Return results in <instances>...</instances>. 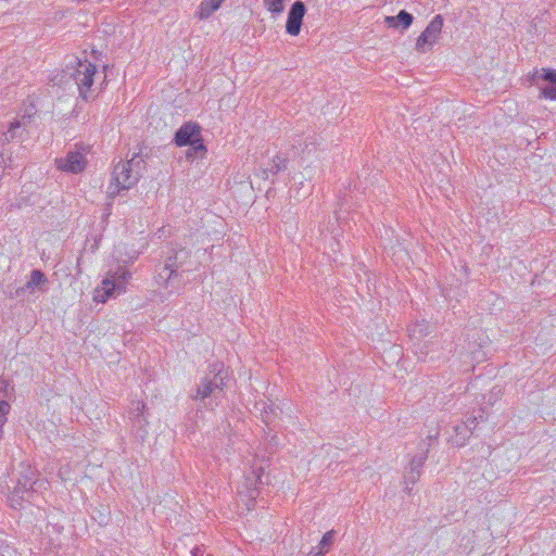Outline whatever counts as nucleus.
Returning a JSON list of instances; mask_svg holds the SVG:
<instances>
[{
  "instance_id": "1",
  "label": "nucleus",
  "mask_w": 556,
  "mask_h": 556,
  "mask_svg": "<svg viewBox=\"0 0 556 556\" xmlns=\"http://www.w3.org/2000/svg\"><path fill=\"white\" fill-rule=\"evenodd\" d=\"M141 151L124 162L119 161L114 165L112 180L108 187L110 198L116 197L122 190H128L134 187L142 176L146 169V162L140 157Z\"/></svg>"
},
{
  "instance_id": "2",
  "label": "nucleus",
  "mask_w": 556,
  "mask_h": 556,
  "mask_svg": "<svg viewBox=\"0 0 556 556\" xmlns=\"http://www.w3.org/2000/svg\"><path fill=\"white\" fill-rule=\"evenodd\" d=\"M224 364L220 362H214L208 365V371L202 378L195 389V393L191 395L193 401H201L204 406L208 404L205 402L206 399H217L223 392L225 387Z\"/></svg>"
},
{
  "instance_id": "3",
  "label": "nucleus",
  "mask_w": 556,
  "mask_h": 556,
  "mask_svg": "<svg viewBox=\"0 0 556 556\" xmlns=\"http://www.w3.org/2000/svg\"><path fill=\"white\" fill-rule=\"evenodd\" d=\"M67 71L77 85L79 96L88 101L93 85V76L97 73L96 65L87 60L81 61L76 58L71 67L67 65Z\"/></svg>"
},
{
  "instance_id": "4",
  "label": "nucleus",
  "mask_w": 556,
  "mask_h": 556,
  "mask_svg": "<svg viewBox=\"0 0 556 556\" xmlns=\"http://www.w3.org/2000/svg\"><path fill=\"white\" fill-rule=\"evenodd\" d=\"M530 83L540 89V97L556 100V70L541 68L530 76Z\"/></svg>"
},
{
  "instance_id": "5",
  "label": "nucleus",
  "mask_w": 556,
  "mask_h": 556,
  "mask_svg": "<svg viewBox=\"0 0 556 556\" xmlns=\"http://www.w3.org/2000/svg\"><path fill=\"white\" fill-rule=\"evenodd\" d=\"M129 277L130 273L127 270H123L121 274L115 273L112 277H106L102 280L101 289L96 290L94 300L104 303L115 291L117 293L124 292Z\"/></svg>"
},
{
  "instance_id": "6",
  "label": "nucleus",
  "mask_w": 556,
  "mask_h": 556,
  "mask_svg": "<svg viewBox=\"0 0 556 556\" xmlns=\"http://www.w3.org/2000/svg\"><path fill=\"white\" fill-rule=\"evenodd\" d=\"M442 27L443 17L442 15L438 14L430 21L426 29L417 38L416 50L419 52H425L426 46L431 48L439 40Z\"/></svg>"
},
{
  "instance_id": "7",
  "label": "nucleus",
  "mask_w": 556,
  "mask_h": 556,
  "mask_svg": "<svg viewBox=\"0 0 556 556\" xmlns=\"http://www.w3.org/2000/svg\"><path fill=\"white\" fill-rule=\"evenodd\" d=\"M36 470L26 464L20 465L18 476L13 486V496L23 498L24 493L30 491L35 484Z\"/></svg>"
},
{
  "instance_id": "8",
  "label": "nucleus",
  "mask_w": 556,
  "mask_h": 556,
  "mask_svg": "<svg viewBox=\"0 0 556 556\" xmlns=\"http://www.w3.org/2000/svg\"><path fill=\"white\" fill-rule=\"evenodd\" d=\"M55 165L62 172L78 174L86 168L87 160L83 153L70 151L65 157L55 159Z\"/></svg>"
},
{
  "instance_id": "9",
  "label": "nucleus",
  "mask_w": 556,
  "mask_h": 556,
  "mask_svg": "<svg viewBox=\"0 0 556 556\" xmlns=\"http://www.w3.org/2000/svg\"><path fill=\"white\" fill-rule=\"evenodd\" d=\"M428 457V448L419 454V455H416L412 458L408 467L406 468V472L404 475V483H405V491L407 493H410L412 491V488L409 486V484H415L420 476H421V469L425 465V462Z\"/></svg>"
},
{
  "instance_id": "10",
  "label": "nucleus",
  "mask_w": 556,
  "mask_h": 556,
  "mask_svg": "<svg viewBox=\"0 0 556 556\" xmlns=\"http://www.w3.org/2000/svg\"><path fill=\"white\" fill-rule=\"evenodd\" d=\"M306 12V7L304 2L298 0L295 1L289 12H288V18L286 23V30L288 34L292 36H296L300 34L303 17Z\"/></svg>"
},
{
  "instance_id": "11",
  "label": "nucleus",
  "mask_w": 556,
  "mask_h": 556,
  "mask_svg": "<svg viewBox=\"0 0 556 556\" xmlns=\"http://www.w3.org/2000/svg\"><path fill=\"white\" fill-rule=\"evenodd\" d=\"M201 136V127L193 122L182 124L175 132L174 143L177 147H187Z\"/></svg>"
},
{
  "instance_id": "12",
  "label": "nucleus",
  "mask_w": 556,
  "mask_h": 556,
  "mask_svg": "<svg viewBox=\"0 0 556 556\" xmlns=\"http://www.w3.org/2000/svg\"><path fill=\"white\" fill-rule=\"evenodd\" d=\"M414 21V16L405 11L401 10L395 16H386L384 23L390 28H401L402 30L407 29Z\"/></svg>"
},
{
  "instance_id": "13",
  "label": "nucleus",
  "mask_w": 556,
  "mask_h": 556,
  "mask_svg": "<svg viewBox=\"0 0 556 556\" xmlns=\"http://www.w3.org/2000/svg\"><path fill=\"white\" fill-rule=\"evenodd\" d=\"M336 534L337 532L334 530L326 532L318 545L313 546L306 556H324L327 554L333 546Z\"/></svg>"
},
{
  "instance_id": "14",
  "label": "nucleus",
  "mask_w": 556,
  "mask_h": 556,
  "mask_svg": "<svg viewBox=\"0 0 556 556\" xmlns=\"http://www.w3.org/2000/svg\"><path fill=\"white\" fill-rule=\"evenodd\" d=\"M287 165L288 159L280 154H276L269 162L268 166L263 169V178L269 179L270 176H276L280 172L285 170L287 168Z\"/></svg>"
},
{
  "instance_id": "15",
  "label": "nucleus",
  "mask_w": 556,
  "mask_h": 556,
  "mask_svg": "<svg viewBox=\"0 0 556 556\" xmlns=\"http://www.w3.org/2000/svg\"><path fill=\"white\" fill-rule=\"evenodd\" d=\"M180 254L184 255V258H187L189 255L186 250H181L180 252H176L175 255L167 257L164 264L166 280H170L174 276H176L177 269L182 265L184 262L180 260Z\"/></svg>"
},
{
  "instance_id": "16",
  "label": "nucleus",
  "mask_w": 556,
  "mask_h": 556,
  "mask_svg": "<svg viewBox=\"0 0 556 556\" xmlns=\"http://www.w3.org/2000/svg\"><path fill=\"white\" fill-rule=\"evenodd\" d=\"M189 149L186 151V157L188 161L195 159H202L206 153V147L204 146L203 138L195 139L194 142L188 144Z\"/></svg>"
},
{
  "instance_id": "17",
  "label": "nucleus",
  "mask_w": 556,
  "mask_h": 556,
  "mask_svg": "<svg viewBox=\"0 0 556 556\" xmlns=\"http://www.w3.org/2000/svg\"><path fill=\"white\" fill-rule=\"evenodd\" d=\"M224 0H203L200 4L198 15L201 20L208 18L216 10L219 9Z\"/></svg>"
},
{
  "instance_id": "18",
  "label": "nucleus",
  "mask_w": 556,
  "mask_h": 556,
  "mask_svg": "<svg viewBox=\"0 0 556 556\" xmlns=\"http://www.w3.org/2000/svg\"><path fill=\"white\" fill-rule=\"evenodd\" d=\"M455 431V439L454 442L463 446L465 445L466 441L470 438L471 433V426L467 422H460L454 427Z\"/></svg>"
},
{
  "instance_id": "19",
  "label": "nucleus",
  "mask_w": 556,
  "mask_h": 556,
  "mask_svg": "<svg viewBox=\"0 0 556 556\" xmlns=\"http://www.w3.org/2000/svg\"><path fill=\"white\" fill-rule=\"evenodd\" d=\"M22 126L23 123L20 121L11 123L9 129L0 135V142L5 143L16 138H21L20 129Z\"/></svg>"
},
{
  "instance_id": "20",
  "label": "nucleus",
  "mask_w": 556,
  "mask_h": 556,
  "mask_svg": "<svg viewBox=\"0 0 556 556\" xmlns=\"http://www.w3.org/2000/svg\"><path fill=\"white\" fill-rule=\"evenodd\" d=\"M132 427L136 428L137 437L143 440L146 435L148 434L147 425L148 420L146 415H139V413L136 415V417H130Z\"/></svg>"
},
{
  "instance_id": "21",
  "label": "nucleus",
  "mask_w": 556,
  "mask_h": 556,
  "mask_svg": "<svg viewBox=\"0 0 556 556\" xmlns=\"http://www.w3.org/2000/svg\"><path fill=\"white\" fill-rule=\"evenodd\" d=\"M46 281L45 274L39 269H34L30 273V279L26 282V289H29V293H34L36 287L40 286Z\"/></svg>"
},
{
  "instance_id": "22",
  "label": "nucleus",
  "mask_w": 556,
  "mask_h": 556,
  "mask_svg": "<svg viewBox=\"0 0 556 556\" xmlns=\"http://www.w3.org/2000/svg\"><path fill=\"white\" fill-rule=\"evenodd\" d=\"M4 293L10 299H23L27 293H29V289H26V283L20 287H15L11 283L5 287Z\"/></svg>"
},
{
  "instance_id": "23",
  "label": "nucleus",
  "mask_w": 556,
  "mask_h": 556,
  "mask_svg": "<svg viewBox=\"0 0 556 556\" xmlns=\"http://www.w3.org/2000/svg\"><path fill=\"white\" fill-rule=\"evenodd\" d=\"M264 7L271 13V15L278 16L285 10V0H264Z\"/></svg>"
},
{
  "instance_id": "24",
  "label": "nucleus",
  "mask_w": 556,
  "mask_h": 556,
  "mask_svg": "<svg viewBox=\"0 0 556 556\" xmlns=\"http://www.w3.org/2000/svg\"><path fill=\"white\" fill-rule=\"evenodd\" d=\"M262 404V408L260 409L261 410V414H262V420L267 425L269 426V424L271 422V418L270 416L274 415L276 416V407L274 406L273 403L270 404H267L265 402L261 403Z\"/></svg>"
},
{
  "instance_id": "25",
  "label": "nucleus",
  "mask_w": 556,
  "mask_h": 556,
  "mask_svg": "<svg viewBox=\"0 0 556 556\" xmlns=\"http://www.w3.org/2000/svg\"><path fill=\"white\" fill-rule=\"evenodd\" d=\"M10 408L11 406L7 401H0V439L2 438L3 434V426L8 420L7 416L10 412Z\"/></svg>"
},
{
  "instance_id": "26",
  "label": "nucleus",
  "mask_w": 556,
  "mask_h": 556,
  "mask_svg": "<svg viewBox=\"0 0 556 556\" xmlns=\"http://www.w3.org/2000/svg\"><path fill=\"white\" fill-rule=\"evenodd\" d=\"M147 406L144 403L142 402H135L132 403V407L129 412V418L130 417H136V415L139 413V415H144V410H146Z\"/></svg>"
},
{
  "instance_id": "27",
  "label": "nucleus",
  "mask_w": 556,
  "mask_h": 556,
  "mask_svg": "<svg viewBox=\"0 0 556 556\" xmlns=\"http://www.w3.org/2000/svg\"><path fill=\"white\" fill-rule=\"evenodd\" d=\"M483 420H484V416H483V412H481L478 416L468 417L465 422H467L468 425L471 426V431H472L477 427L479 421H483Z\"/></svg>"
},
{
  "instance_id": "28",
  "label": "nucleus",
  "mask_w": 556,
  "mask_h": 556,
  "mask_svg": "<svg viewBox=\"0 0 556 556\" xmlns=\"http://www.w3.org/2000/svg\"><path fill=\"white\" fill-rule=\"evenodd\" d=\"M7 161H11L10 156H7L4 151H0V179L5 174Z\"/></svg>"
},
{
  "instance_id": "29",
  "label": "nucleus",
  "mask_w": 556,
  "mask_h": 556,
  "mask_svg": "<svg viewBox=\"0 0 556 556\" xmlns=\"http://www.w3.org/2000/svg\"><path fill=\"white\" fill-rule=\"evenodd\" d=\"M165 277H166V271H164V266H163L156 276V282L159 286L167 287V285L170 280H166Z\"/></svg>"
},
{
  "instance_id": "30",
  "label": "nucleus",
  "mask_w": 556,
  "mask_h": 556,
  "mask_svg": "<svg viewBox=\"0 0 556 556\" xmlns=\"http://www.w3.org/2000/svg\"><path fill=\"white\" fill-rule=\"evenodd\" d=\"M191 554H192V556H212L211 554H207L205 552V548L203 545L193 547V549L191 551Z\"/></svg>"
},
{
  "instance_id": "31",
  "label": "nucleus",
  "mask_w": 556,
  "mask_h": 556,
  "mask_svg": "<svg viewBox=\"0 0 556 556\" xmlns=\"http://www.w3.org/2000/svg\"><path fill=\"white\" fill-rule=\"evenodd\" d=\"M50 528L52 529L53 532L60 534L63 530V527L58 525V523H54V525H48L47 526V531L49 532Z\"/></svg>"
},
{
  "instance_id": "32",
  "label": "nucleus",
  "mask_w": 556,
  "mask_h": 556,
  "mask_svg": "<svg viewBox=\"0 0 556 556\" xmlns=\"http://www.w3.org/2000/svg\"><path fill=\"white\" fill-rule=\"evenodd\" d=\"M437 437H438V433H435L434 435H429V437H428V439H429V440H435V439H437Z\"/></svg>"
},
{
  "instance_id": "33",
  "label": "nucleus",
  "mask_w": 556,
  "mask_h": 556,
  "mask_svg": "<svg viewBox=\"0 0 556 556\" xmlns=\"http://www.w3.org/2000/svg\"><path fill=\"white\" fill-rule=\"evenodd\" d=\"M0 556H3V555L0 554Z\"/></svg>"
}]
</instances>
